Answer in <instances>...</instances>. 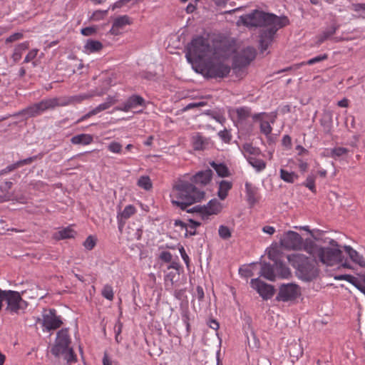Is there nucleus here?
<instances>
[{
  "label": "nucleus",
  "instance_id": "obj_1",
  "mask_svg": "<svg viewBox=\"0 0 365 365\" xmlns=\"http://www.w3.org/2000/svg\"><path fill=\"white\" fill-rule=\"evenodd\" d=\"M185 58L192 67L207 60L219 57H229L235 51V44L228 38L211 41L208 37L196 36L187 44Z\"/></svg>",
  "mask_w": 365,
  "mask_h": 365
},
{
  "label": "nucleus",
  "instance_id": "obj_2",
  "mask_svg": "<svg viewBox=\"0 0 365 365\" xmlns=\"http://www.w3.org/2000/svg\"><path fill=\"white\" fill-rule=\"evenodd\" d=\"M205 196V192L203 190L185 180L178 182L170 194L172 203L182 210L201 201Z\"/></svg>",
  "mask_w": 365,
  "mask_h": 365
},
{
  "label": "nucleus",
  "instance_id": "obj_3",
  "mask_svg": "<svg viewBox=\"0 0 365 365\" xmlns=\"http://www.w3.org/2000/svg\"><path fill=\"white\" fill-rule=\"evenodd\" d=\"M289 24V21L285 16H278L259 9H255L249 14L240 16L237 21V26H244L250 29L265 28L271 24H275L278 27H284Z\"/></svg>",
  "mask_w": 365,
  "mask_h": 365
},
{
  "label": "nucleus",
  "instance_id": "obj_4",
  "mask_svg": "<svg viewBox=\"0 0 365 365\" xmlns=\"http://www.w3.org/2000/svg\"><path fill=\"white\" fill-rule=\"evenodd\" d=\"M305 250L315 259H318L327 266H334L342 262V252L339 249L322 247L311 243Z\"/></svg>",
  "mask_w": 365,
  "mask_h": 365
},
{
  "label": "nucleus",
  "instance_id": "obj_5",
  "mask_svg": "<svg viewBox=\"0 0 365 365\" xmlns=\"http://www.w3.org/2000/svg\"><path fill=\"white\" fill-rule=\"evenodd\" d=\"M289 263L296 269V274L304 281L314 279L318 274L314 264L308 257L301 254H293L287 257Z\"/></svg>",
  "mask_w": 365,
  "mask_h": 365
},
{
  "label": "nucleus",
  "instance_id": "obj_6",
  "mask_svg": "<svg viewBox=\"0 0 365 365\" xmlns=\"http://www.w3.org/2000/svg\"><path fill=\"white\" fill-rule=\"evenodd\" d=\"M70 344L71 339L68 329H62L57 332L55 344L51 348V352L57 357L63 356L64 359L71 364L76 360V356Z\"/></svg>",
  "mask_w": 365,
  "mask_h": 365
},
{
  "label": "nucleus",
  "instance_id": "obj_7",
  "mask_svg": "<svg viewBox=\"0 0 365 365\" xmlns=\"http://www.w3.org/2000/svg\"><path fill=\"white\" fill-rule=\"evenodd\" d=\"M6 303V310L11 314H19L27 307V302L24 300L19 292L4 290L3 302Z\"/></svg>",
  "mask_w": 365,
  "mask_h": 365
},
{
  "label": "nucleus",
  "instance_id": "obj_8",
  "mask_svg": "<svg viewBox=\"0 0 365 365\" xmlns=\"http://www.w3.org/2000/svg\"><path fill=\"white\" fill-rule=\"evenodd\" d=\"M227 58H213L203 63L207 76L210 78H224L227 76L230 72V67L221 61Z\"/></svg>",
  "mask_w": 365,
  "mask_h": 365
},
{
  "label": "nucleus",
  "instance_id": "obj_9",
  "mask_svg": "<svg viewBox=\"0 0 365 365\" xmlns=\"http://www.w3.org/2000/svg\"><path fill=\"white\" fill-rule=\"evenodd\" d=\"M56 108L54 98H48L27 107L21 111V113L26 117H34Z\"/></svg>",
  "mask_w": 365,
  "mask_h": 365
},
{
  "label": "nucleus",
  "instance_id": "obj_10",
  "mask_svg": "<svg viewBox=\"0 0 365 365\" xmlns=\"http://www.w3.org/2000/svg\"><path fill=\"white\" fill-rule=\"evenodd\" d=\"M279 242L286 250H299L302 247L303 239L299 233L289 230L283 234Z\"/></svg>",
  "mask_w": 365,
  "mask_h": 365
},
{
  "label": "nucleus",
  "instance_id": "obj_11",
  "mask_svg": "<svg viewBox=\"0 0 365 365\" xmlns=\"http://www.w3.org/2000/svg\"><path fill=\"white\" fill-rule=\"evenodd\" d=\"M301 294L300 287L293 283L284 284L280 286L277 300L282 302L292 301Z\"/></svg>",
  "mask_w": 365,
  "mask_h": 365
},
{
  "label": "nucleus",
  "instance_id": "obj_12",
  "mask_svg": "<svg viewBox=\"0 0 365 365\" xmlns=\"http://www.w3.org/2000/svg\"><path fill=\"white\" fill-rule=\"evenodd\" d=\"M259 34V48L262 53L272 43L277 31L282 27L271 24L265 27Z\"/></svg>",
  "mask_w": 365,
  "mask_h": 365
},
{
  "label": "nucleus",
  "instance_id": "obj_13",
  "mask_svg": "<svg viewBox=\"0 0 365 365\" xmlns=\"http://www.w3.org/2000/svg\"><path fill=\"white\" fill-rule=\"evenodd\" d=\"M62 324L61 317L56 315V310H44L42 314V325L46 331L56 329Z\"/></svg>",
  "mask_w": 365,
  "mask_h": 365
},
{
  "label": "nucleus",
  "instance_id": "obj_14",
  "mask_svg": "<svg viewBox=\"0 0 365 365\" xmlns=\"http://www.w3.org/2000/svg\"><path fill=\"white\" fill-rule=\"evenodd\" d=\"M250 284L263 299H269L274 294L273 286L262 282L259 278L251 279Z\"/></svg>",
  "mask_w": 365,
  "mask_h": 365
},
{
  "label": "nucleus",
  "instance_id": "obj_15",
  "mask_svg": "<svg viewBox=\"0 0 365 365\" xmlns=\"http://www.w3.org/2000/svg\"><path fill=\"white\" fill-rule=\"evenodd\" d=\"M254 119H260V132L267 137L271 134L272 131V124L275 122L276 115L272 113H259L253 116Z\"/></svg>",
  "mask_w": 365,
  "mask_h": 365
},
{
  "label": "nucleus",
  "instance_id": "obj_16",
  "mask_svg": "<svg viewBox=\"0 0 365 365\" xmlns=\"http://www.w3.org/2000/svg\"><path fill=\"white\" fill-rule=\"evenodd\" d=\"M105 83H106V87L103 88L100 90L96 89L93 91H91L88 93H81L78 95L71 96V105H75L78 103H81L83 101L88 100L92 98L93 96H102L104 95L107 91L108 90L109 87V80H106Z\"/></svg>",
  "mask_w": 365,
  "mask_h": 365
},
{
  "label": "nucleus",
  "instance_id": "obj_17",
  "mask_svg": "<svg viewBox=\"0 0 365 365\" xmlns=\"http://www.w3.org/2000/svg\"><path fill=\"white\" fill-rule=\"evenodd\" d=\"M139 106H145V99L138 95L130 96L125 103L115 108V110L129 112Z\"/></svg>",
  "mask_w": 365,
  "mask_h": 365
},
{
  "label": "nucleus",
  "instance_id": "obj_18",
  "mask_svg": "<svg viewBox=\"0 0 365 365\" xmlns=\"http://www.w3.org/2000/svg\"><path fill=\"white\" fill-rule=\"evenodd\" d=\"M222 204L216 199L209 201L207 205L198 207L197 210L201 213L203 218L208 215H217L222 210Z\"/></svg>",
  "mask_w": 365,
  "mask_h": 365
},
{
  "label": "nucleus",
  "instance_id": "obj_19",
  "mask_svg": "<svg viewBox=\"0 0 365 365\" xmlns=\"http://www.w3.org/2000/svg\"><path fill=\"white\" fill-rule=\"evenodd\" d=\"M256 50L254 47L247 46L236 57L235 61L240 66H245L255 59Z\"/></svg>",
  "mask_w": 365,
  "mask_h": 365
},
{
  "label": "nucleus",
  "instance_id": "obj_20",
  "mask_svg": "<svg viewBox=\"0 0 365 365\" xmlns=\"http://www.w3.org/2000/svg\"><path fill=\"white\" fill-rule=\"evenodd\" d=\"M212 171L210 169L199 171L190 178L192 184L199 186H205L211 181Z\"/></svg>",
  "mask_w": 365,
  "mask_h": 365
},
{
  "label": "nucleus",
  "instance_id": "obj_21",
  "mask_svg": "<svg viewBox=\"0 0 365 365\" xmlns=\"http://www.w3.org/2000/svg\"><path fill=\"white\" fill-rule=\"evenodd\" d=\"M131 19L128 15H122L115 18L113 22L110 34L117 36L120 34V30L125 26L132 24Z\"/></svg>",
  "mask_w": 365,
  "mask_h": 365
},
{
  "label": "nucleus",
  "instance_id": "obj_22",
  "mask_svg": "<svg viewBox=\"0 0 365 365\" xmlns=\"http://www.w3.org/2000/svg\"><path fill=\"white\" fill-rule=\"evenodd\" d=\"M245 192L248 203L251 206L255 205L259 201V199L258 195V189L252 184L247 182L245 183Z\"/></svg>",
  "mask_w": 365,
  "mask_h": 365
},
{
  "label": "nucleus",
  "instance_id": "obj_23",
  "mask_svg": "<svg viewBox=\"0 0 365 365\" xmlns=\"http://www.w3.org/2000/svg\"><path fill=\"white\" fill-rule=\"evenodd\" d=\"M345 252L347 253L353 262L359 265L360 267H365V260L364 257L355 250L349 245L344 247Z\"/></svg>",
  "mask_w": 365,
  "mask_h": 365
},
{
  "label": "nucleus",
  "instance_id": "obj_24",
  "mask_svg": "<svg viewBox=\"0 0 365 365\" xmlns=\"http://www.w3.org/2000/svg\"><path fill=\"white\" fill-rule=\"evenodd\" d=\"M232 187V182L229 180H222L218 182L217 196L221 200H224L228 195L229 191Z\"/></svg>",
  "mask_w": 365,
  "mask_h": 365
},
{
  "label": "nucleus",
  "instance_id": "obj_25",
  "mask_svg": "<svg viewBox=\"0 0 365 365\" xmlns=\"http://www.w3.org/2000/svg\"><path fill=\"white\" fill-rule=\"evenodd\" d=\"M260 274L268 280L274 281L276 279L275 264L274 266H272L268 263H263L262 264Z\"/></svg>",
  "mask_w": 365,
  "mask_h": 365
},
{
  "label": "nucleus",
  "instance_id": "obj_26",
  "mask_svg": "<svg viewBox=\"0 0 365 365\" xmlns=\"http://www.w3.org/2000/svg\"><path fill=\"white\" fill-rule=\"evenodd\" d=\"M276 277L287 279L291 275L289 269L282 262L275 260Z\"/></svg>",
  "mask_w": 365,
  "mask_h": 365
},
{
  "label": "nucleus",
  "instance_id": "obj_27",
  "mask_svg": "<svg viewBox=\"0 0 365 365\" xmlns=\"http://www.w3.org/2000/svg\"><path fill=\"white\" fill-rule=\"evenodd\" d=\"M93 140V138L90 134L82 133L74 135L71 138V142L74 145H87L91 144Z\"/></svg>",
  "mask_w": 365,
  "mask_h": 365
},
{
  "label": "nucleus",
  "instance_id": "obj_28",
  "mask_svg": "<svg viewBox=\"0 0 365 365\" xmlns=\"http://www.w3.org/2000/svg\"><path fill=\"white\" fill-rule=\"evenodd\" d=\"M118 100L115 96H109L106 98L105 102L93 108V113H95V114L97 115L100 112L110 108Z\"/></svg>",
  "mask_w": 365,
  "mask_h": 365
},
{
  "label": "nucleus",
  "instance_id": "obj_29",
  "mask_svg": "<svg viewBox=\"0 0 365 365\" xmlns=\"http://www.w3.org/2000/svg\"><path fill=\"white\" fill-rule=\"evenodd\" d=\"M245 158L248 163L256 170L257 172L264 170L266 168V163L257 158V156H247Z\"/></svg>",
  "mask_w": 365,
  "mask_h": 365
},
{
  "label": "nucleus",
  "instance_id": "obj_30",
  "mask_svg": "<svg viewBox=\"0 0 365 365\" xmlns=\"http://www.w3.org/2000/svg\"><path fill=\"white\" fill-rule=\"evenodd\" d=\"M327 58H328V56L327 54L319 55V56H317L314 57L312 58H310L307 61H303V62H302V63H300L299 64H296V65L293 66L292 67L287 68L282 70V71L290 70L292 68H294V69H297L300 66H304V65H312V64L319 63L320 61H322L324 60H326Z\"/></svg>",
  "mask_w": 365,
  "mask_h": 365
},
{
  "label": "nucleus",
  "instance_id": "obj_31",
  "mask_svg": "<svg viewBox=\"0 0 365 365\" xmlns=\"http://www.w3.org/2000/svg\"><path fill=\"white\" fill-rule=\"evenodd\" d=\"M338 28V26L333 25L328 29L324 31L320 35H319L317 37V44L319 46L324 41L329 38L332 35H334L336 33Z\"/></svg>",
  "mask_w": 365,
  "mask_h": 365
},
{
  "label": "nucleus",
  "instance_id": "obj_32",
  "mask_svg": "<svg viewBox=\"0 0 365 365\" xmlns=\"http://www.w3.org/2000/svg\"><path fill=\"white\" fill-rule=\"evenodd\" d=\"M237 120L238 123H243L251 115L250 108L248 107H240L235 109Z\"/></svg>",
  "mask_w": 365,
  "mask_h": 365
},
{
  "label": "nucleus",
  "instance_id": "obj_33",
  "mask_svg": "<svg viewBox=\"0 0 365 365\" xmlns=\"http://www.w3.org/2000/svg\"><path fill=\"white\" fill-rule=\"evenodd\" d=\"M210 165L216 171L218 176L222 178L230 176V170L224 163H216L212 161L210 163Z\"/></svg>",
  "mask_w": 365,
  "mask_h": 365
},
{
  "label": "nucleus",
  "instance_id": "obj_34",
  "mask_svg": "<svg viewBox=\"0 0 365 365\" xmlns=\"http://www.w3.org/2000/svg\"><path fill=\"white\" fill-rule=\"evenodd\" d=\"M103 48L102 43L96 40L89 39L84 45V51L86 53H94L100 51Z\"/></svg>",
  "mask_w": 365,
  "mask_h": 365
},
{
  "label": "nucleus",
  "instance_id": "obj_35",
  "mask_svg": "<svg viewBox=\"0 0 365 365\" xmlns=\"http://www.w3.org/2000/svg\"><path fill=\"white\" fill-rule=\"evenodd\" d=\"M136 212L135 207L132 205L125 206L124 210L118 214L117 218L118 221H123L128 219Z\"/></svg>",
  "mask_w": 365,
  "mask_h": 365
},
{
  "label": "nucleus",
  "instance_id": "obj_36",
  "mask_svg": "<svg viewBox=\"0 0 365 365\" xmlns=\"http://www.w3.org/2000/svg\"><path fill=\"white\" fill-rule=\"evenodd\" d=\"M192 147L196 150H201L205 148L207 141L200 134H196L192 138Z\"/></svg>",
  "mask_w": 365,
  "mask_h": 365
},
{
  "label": "nucleus",
  "instance_id": "obj_37",
  "mask_svg": "<svg viewBox=\"0 0 365 365\" xmlns=\"http://www.w3.org/2000/svg\"><path fill=\"white\" fill-rule=\"evenodd\" d=\"M280 178L286 182L293 183L298 179V175L292 171L280 169Z\"/></svg>",
  "mask_w": 365,
  "mask_h": 365
},
{
  "label": "nucleus",
  "instance_id": "obj_38",
  "mask_svg": "<svg viewBox=\"0 0 365 365\" xmlns=\"http://www.w3.org/2000/svg\"><path fill=\"white\" fill-rule=\"evenodd\" d=\"M334 278H335V279H337V280H346V282L354 285L360 291H361V289H363L364 287H365L364 286L360 284V283L356 277H355L352 275H350V274H341V275L336 276Z\"/></svg>",
  "mask_w": 365,
  "mask_h": 365
},
{
  "label": "nucleus",
  "instance_id": "obj_39",
  "mask_svg": "<svg viewBox=\"0 0 365 365\" xmlns=\"http://www.w3.org/2000/svg\"><path fill=\"white\" fill-rule=\"evenodd\" d=\"M137 185L145 190H150L153 187L151 180L148 175L140 176L138 180Z\"/></svg>",
  "mask_w": 365,
  "mask_h": 365
},
{
  "label": "nucleus",
  "instance_id": "obj_40",
  "mask_svg": "<svg viewBox=\"0 0 365 365\" xmlns=\"http://www.w3.org/2000/svg\"><path fill=\"white\" fill-rule=\"evenodd\" d=\"M289 352L292 356L299 358L303 355V349L299 344L294 342L289 345Z\"/></svg>",
  "mask_w": 365,
  "mask_h": 365
},
{
  "label": "nucleus",
  "instance_id": "obj_41",
  "mask_svg": "<svg viewBox=\"0 0 365 365\" xmlns=\"http://www.w3.org/2000/svg\"><path fill=\"white\" fill-rule=\"evenodd\" d=\"M244 155L247 156H259L261 154V151L259 148L252 146L250 143H246L243 145Z\"/></svg>",
  "mask_w": 365,
  "mask_h": 365
},
{
  "label": "nucleus",
  "instance_id": "obj_42",
  "mask_svg": "<svg viewBox=\"0 0 365 365\" xmlns=\"http://www.w3.org/2000/svg\"><path fill=\"white\" fill-rule=\"evenodd\" d=\"M76 232L71 227H66L56 233L57 239H68L74 237Z\"/></svg>",
  "mask_w": 365,
  "mask_h": 365
},
{
  "label": "nucleus",
  "instance_id": "obj_43",
  "mask_svg": "<svg viewBox=\"0 0 365 365\" xmlns=\"http://www.w3.org/2000/svg\"><path fill=\"white\" fill-rule=\"evenodd\" d=\"M108 9L96 10L89 16V19L92 21H99L104 19L108 15Z\"/></svg>",
  "mask_w": 365,
  "mask_h": 365
},
{
  "label": "nucleus",
  "instance_id": "obj_44",
  "mask_svg": "<svg viewBox=\"0 0 365 365\" xmlns=\"http://www.w3.org/2000/svg\"><path fill=\"white\" fill-rule=\"evenodd\" d=\"M107 149L112 153L121 154L123 153V145L117 141H112L107 145Z\"/></svg>",
  "mask_w": 365,
  "mask_h": 365
},
{
  "label": "nucleus",
  "instance_id": "obj_45",
  "mask_svg": "<svg viewBox=\"0 0 365 365\" xmlns=\"http://www.w3.org/2000/svg\"><path fill=\"white\" fill-rule=\"evenodd\" d=\"M102 296L109 301H112L114 297V292L111 285L105 284L101 291Z\"/></svg>",
  "mask_w": 365,
  "mask_h": 365
},
{
  "label": "nucleus",
  "instance_id": "obj_46",
  "mask_svg": "<svg viewBox=\"0 0 365 365\" xmlns=\"http://www.w3.org/2000/svg\"><path fill=\"white\" fill-rule=\"evenodd\" d=\"M56 107H64L71 105L70 96L54 97Z\"/></svg>",
  "mask_w": 365,
  "mask_h": 365
},
{
  "label": "nucleus",
  "instance_id": "obj_47",
  "mask_svg": "<svg viewBox=\"0 0 365 365\" xmlns=\"http://www.w3.org/2000/svg\"><path fill=\"white\" fill-rule=\"evenodd\" d=\"M348 149L343 147H337L331 150L330 157L333 158H336L338 157H341L344 155H346L348 153Z\"/></svg>",
  "mask_w": 365,
  "mask_h": 365
},
{
  "label": "nucleus",
  "instance_id": "obj_48",
  "mask_svg": "<svg viewBox=\"0 0 365 365\" xmlns=\"http://www.w3.org/2000/svg\"><path fill=\"white\" fill-rule=\"evenodd\" d=\"M219 236L223 240H227L231 237L232 232L230 228L225 225H220L218 229Z\"/></svg>",
  "mask_w": 365,
  "mask_h": 365
},
{
  "label": "nucleus",
  "instance_id": "obj_49",
  "mask_svg": "<svg viewBox=\"0 0 365 365\" xmlns=\"http://www.w3.org/2000/svg\"><path fill=\"white\" fill-rule=\"evenodd\" d=\"M96 244V238L92 235L88 236L85 242H83V246L86 249L88 250H91Z\"/></svg>",
  "mask_w": 365,
  "mask_h": 365
},
{
  "label": "nucleus",
  "instance_id": "obj_50",
  "mask_svg": "<svg viewBox=\"0 0 365 365\" xmlns=\"http://www.w3.org/2000/svg\"><path fill=\"white\" fill-rule=\"evenodd\" d=\"M304 185L309 188L312 192H315V178L314 175L307 176Z\"/></svg>",
  "mask_w": 365,
  "mask_h": 365
},
{
  "label": "nucleus",
  "instance_id": "obj_51",
  "mask_svg": "<svg viewBox=\"0 0 365 365\" xmlns=\"http://www.w3.org/2000/svg\"><path fill=\"white\" fill-rule=\"evenodd\" d=\"M219 137L225 143H228L231 140L232 135L230 134V132L227 130L224 129L223 130H220L218 133Z\"/></svg>",
  "mask_w": 365,
  "mask_h": 365
},
{
  "label": "nucleus",
  "instance_id": "obj_52",
  "mask_svg": "<svg viewBox=\"0 0 365 365\" xmlns=\"http://www.w3.org/2000/svg\"><path fill=\"white\" fill-rule=\"evenodd\" d=\"M11 200H16V201H18L21 203H24L26 202L24 197H21L20 199L14 198L11 197V195L10 194H6L3 196H0V203L4 202H7V201H9Z\"/></svg>",
  "mask_w": 365,
  "mask_h": 365
},
{
  "label": "nucleus",
  "instance_id": "obj_53",
  "mask_svg": "<svg viewBox=\"0 0 365 365\" xmlns=\"http://www.w3.org/2000/svg\"><path fill=\"white\" fill-rule=\"evenodd\" d=\"M38 52V49H37V48L31 50L26 56L24 62L29 63V62L31 61L33 59H34L36 57Z\"/></svg>",
  "mask_w": 365,
  "mask_h": 365
},
{
  "label": "nucleus",
  "instance_id": "obj_54",
  "mask_svg": "<svg viewBox=\"0 0 365 365\" xmlns=\"http://www.w3.org/2000/svg\"><path fill=\"white\" fill-rule=\"evenodd\" d=\"M39 157H40L39 155H34V156L29 157V158H27L24 159V160H19L18 162H16V165L19 167V166H21V165H24L30 164L33 161H34L36 159H38Z\"/></svg>",
  "mask_w": 365,
  "mask_h": 365
},
{
  "label": "nucleus",
  "instance_id": "obj_55",
  "mask_svg": "<svg viewBox=\"0 0 365 365\" xmlns=\"http://www.w3.org/2000/svg\"><path fill=\"white\" fill-rule=\"evenodd\" d=\"M22 38H23V34L20 33V32H16V33L11 34V36H9L6 39V43H11V42H14L16 41H19V40L21 39Z\"/></svg>",
  "mask_w": 365,
  "mask_h": 365
},
{
  "label": "nucleus",
  "instance_id": "obj_56",
  "mask_svg": "<svg viewBox=\"0 0 365 365\" xmlns=\"http://www.w3.org/2000/svg\"><path fill=\"white\" fill-rule=\"evenodd\" d=\"M96 31V29L95 27L89 26L86 27L81 29V33L82 35L85 36H88L94 34Z\"/></svg>",
  "mask_w": 365,
  "mask_h": 365
},
{
  "label": "nucleus",
  "instance_id": "obj_57",
  "mask_svg": "<svg viewBox=\"0 0 365 365\" xmlns=\"http://www.w3.org/2000/svg\"><path fill=\"white\" fill-rule=\"evenodd\" d=\"M160 259L165 262H170L172 260V255L170 252L163 251L160 254Z\"/></svg>",
  "mask_w": 365,
  "mask_h": 365
},
{
  "label": "nucleus",
  "instance_id": "obj_58",
  "mask_svg": "<svg viewBox=\"0 0 365 365\" xmlns=\"http://www.w3.org/2000/svg\"><path fill=\"white\" fill-rule=\"evenodd\" d=\"M179 252L180 254L182 259L185 262V263L187 264V266H188L189 262H190V258H189L188 255L186 254L185 250L184 249V247L182 246H181L179 248Z\"/></svg>",
  "mask_w": 365,
  "mask_h": 365
},
{
  "label": "nucleus",
  "instance_id": "obj_59",
  "mask_svg": "<svg viewBox=\"0 0 365 365\" xmlns=\"http://www.w3.org/2000/svg\"><path fill=\"white\" fill-rule=\"evenodd\" d=\"M205 105V103L203 102V101H199V102H197V103H188L184 108V110H190L192 108H197V107H202Z\"/></svg>",
  "mask_w": 365,
  "mask_h": 365
},
{
  "label": "nucleus",
  "instance_id": "obj_60",
  "mask_svg": "<svg viewBox=\"0 0 365 365\" xmlns=\"http://www.w3.org/2000/svg\"><path fill=\"white\" fill-rule=\"evenodd\" d=\"M282 144L283 146L290 148L292 146V138L289 135H285L283 136L282 140Z\"/></svg>",
  "mask_w": 365,
  "mask_h": 365
},
{
  "label": "nucleus",
  "instance_id": "obj_61",
  "mask_svg": "<svg viewBox=\"0 0 365 365\" xmlns=\"http://www.w3.org/2000/svg\"><path fill=\"white\" fill-rule=\"evenodd\" d=\"M262 230L264 233H266L269 235H272L276 231L274 227L269 225L264 226Z\"/></svg>",
  "mask_w": 365,
  "mask_h": 365
},
{
  "label": "nucleus",
  "instance_id": "obj_62",
  "mask_svg": "<svg viewBox=\"0 0 365 365\" xmlns=\"http://www.w3.org/2000/svg\"><path fill=\"white\" fill-rule=\"evenodd\" d=\"M29 46V42L25 41V42L21 43L19 45H17L16 46L15 49H16L19 51H20L21 53H22L24 51H26V49H28Z\"/></svg>",
  "mask_w": 365,
  "mask_h": 365
},
{
  "label": "nucleus",
  "instance_id": "obj_63",
  "mask_svg": "<svg viewBox=\"0 0 365 365\" xmlns=\"http://www.w3.org/2000/svg\"><path fill=\"white\" fill-rule=\"evenodd\" d=\"M122 327H123V324L120 322H118L116 325H115V340L118 342V336L120 335V334L121 333L122 331Z\"/></svg>",
  "mask_w": 365,
  "mask_h": 365
},
{
  "label": "nucleus",
  "instance_id": "obj_64",
  "mask_svg": "<svg viewBox=\"0 0 365 365\" xmlns=\"http://www.w3.org/2000/svg\"><path fill=\"white\" fill-rule=\"evenodd\" d=\"M352 9L355 11H365V4H354Z\"/></svg>",
  "mask_w": 365,
  "mask_h": 365
}]
</instances>
